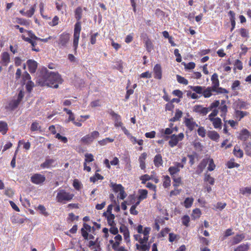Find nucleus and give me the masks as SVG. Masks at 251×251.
Listing matches in <instances>:
<instances>
[{"label":"nucleus","instance_id":"obj_1","mask_svg":"<svg viewBox=\"0 0 251 251\" xmlns=\"http://www.w3.org/2000/svg\"><path fill=\"white\" fill-rule=\"evenodd\" d=\"M48 80L49 82L47 84V86L54 88H57L58 85L61 84L63 82L61 75L58 73L52 72H50Z\"/></svg>","mask_w":251,"mask_h":251},{"label":"nucleus","instance_id":"obj_2","mask_svg":"<svg viewBox=\"0 0 251 251\" xmlns=\"http://www.w3.org/2000/svg\"><path fill=\"white\" fill-rule=\"evenodd\" d=\"M74 196L75 195L73 193L68 192L64 189H60L56 195V200L58 202L65 204L70 201Z\"/></svg>","mask_w":251,"mask_h":251},{"label":"nucleus","instance_id":"obj_3","mask_svg":"<svg viewBox=\"0 0 251 251\" xmlns=\"http://www.w3.org/2000/svg\"><path fill=\"white\" fill-rule=\"evenodd\" d=\"M50 73V71L46 68L43 69L36 77V83L41 86H47V84H48V82H49L48 79Z\"/></svg>","mask_w":251,"mask_h":251},{"label":"nucleus","instance_id":"obj_4","mask_svg":"<svg viewBox=\"0 0 251 251\" xmlns=\"http://www.w3.org/2000/svg\"><path fill=\"white\" fill-rule=\"evenodd\" d=\"M191 89L195 92L197 94H202L204 98H209L212 95V92H213L212 88L208 87H202L200 86H190Z\"/></svg>","mask_w":251,"mask_h":251},{"label":"nucleus","instance_id":"obj_5","mask_svg":"<svg viewBox=\"0 0 251 251\" xmlns=\"http://www.w3.org/2000/svg\"><path fill=\"white\" fill-rule=\"evenodd\" d=\"M81 30V22H76L75 25L74 35H73V47L75 50H76L78 45L80 33Z\"/></svg>","mask_w":251,"mask_h":251},{"label":"nucleus","instance_id":"obj_6","mask_svg":"<svg viewBox=\"0 0 251 251\" xmlns=\"http://www.w3.org/2000/svg\"><path fill=\"white\" fill-rule=\"evenodd\" d=\"M70 39V35L66 32H63L59 35V38L57 41L58 47L60 49H63L67 47Z\"/></svg>","mask_w":251,"mask_h":251},{"label":"nucleus","instance_id":"obj_7","mask_svg":"<svg viewBox=\"0 0 251 251\" xmlns=\"http://www.w3.org/2000/svg\"><path fill=\"white\" fill-rule=\"evenodd\" d=\"M111 187L115 193H118L117 199L124 200L126 195L124 191V187L121 184H116L111 183Z\"/></svg>","mask_w":251,"mask_h":251},{"label":"nucleus","instance_id":"obj_8","mask_svg":"<svg viewBox=\"0 0 251 251\" xmlns=\"http://www.w3.org/2000/svg\"><path fill=\"white\" fill-rule=\"evenodd\" d=\"M99 132L97 131L92 132L81 138L80 141L84 144H89L99 136Z\"/></svg>","mask_w":251,"mask_h":251},{"label":"nucleus","instance_id":"obj_9","mask_svg":"<svg viewBox=\"0 0 251 251\" xmlns=\"http://www.w3.org/2000/svg\"><path fill=\"white\" fill-rule=\"evenodd\" d=\"M30 180L33 184L41 185L45 181L46 177L44 175L37 173L31 176Z\"/></svg>","mask_w":251,"mask_h":251},{"label":"nucleus","instance_id":"obj_10","mask_svg":"<svg viewBox=\"0 0 251 251\" xmlns=\"http://www.w3.org/2000/svg\"><path fill=\"white\" fill-rule=\"evenodd\" d=\"M170 140L169 141V144L171 147L176 146L179 141H182L184 138V134L180 133L178 135L173 134L170 137Z\"/></svg>","mask_w":251,"mask_h":251},{"label":"nucleus","instance_id":"obj_11","mask_svg":"<svg viewBox=\"0 0 251 251\" xmlns=\"http://www.w3.org/2000/svg\"><path fill=\"white\" fill-rule=\"evenodd\" d=\"M92 229L94 230V227H91L87 224L84 223L83 225V227L81 229V233L82 237L85 240L88 239L89 234L88 232H91Z\"/></svg>","mask_w":251,"mask_h":251},{"label":"nucleus","instance_id":"obj_12","mask_svg":"<svg viewBox=\"0 0 251 251\" xmlns=\"http://www.w3.org/2000/svg\"><path fill=\"white\" fill-rule=\"evenodd\" d=\"M94 160L93 155L91 153H87L85 154V160L84 162V170L90 172L91 168L89 166L87 165V163L91 162Z\"/></svg>","mask_w":251,"mask_h":251},{"label":"nucleus","instance_id":"obj_13","mask_svg":"<svg viewBox=\"0 0 251 251\" xmlns=\"http://www.w3.org/2000/svg\"><path fill=\"white\" fill-rule=\"evenodd\" d=\"M22 39L24 41L30 43L31 45L32 50L35 51L36 52H39L40 50L39 48L36 46L37 45V43L36 42L37 40H34L30 38H25V37L24 35H22Z\"/></svg>","mask_w":251,"mask_h":251},{"label":"nucleus","instance_id":"obj_14","mask_svg":"<svg viewBox=\"0 0 251 251\" xmlns=\"http://www.w3.org/2000/svg\"><path fill=\"white\" fill-rule=\"evenodd\" d=\"M56 164L55 160L46 159L45 161L41 164L40 166L42 168L45 169L55 167Z\"/></svg>","mask_w":251,"mask_h":251},{"label":"nucleus","instance_id":"obj_15","mask_svg":"<svg viewBox=\"0 0 251 251\" xmlns=\"http://www.w3.org/2000/svg\"><path fill=\"white\" fill-rule=\"evenodd\" d=\"M26 63L29 72L31 74L34 73L37 68V63L33 60L29 59L27 61Z\"/></svg>","mask_w":251,"mask_h":251},{"label":"nucleus","instance_id":"obj_16","mask_svg":"<svg viewBox=\"0 0 251 251\" xmlns=\"http://www.w3.org/2000/svg\"><path fill=\"white\" fill-rule=\"evenodd\" d=\"M111 116L112 117V119L114 120L115 126L121 127L123 123L121 122V116L112 110H111Z\"/></svg>","mask_w":251,"mask_h":251},{"label":"nucleus","instance_id":"obj_17","mask_svg":"<svg viewBox=\"0 0 251 251\" xmlns=\"http://www.w3.org/2000/svg\"><path fill=\"white\" fill-rule=\"evenodd\" d=\"M184 123L186 126L189 129V130H193L195 126H198V125L193 121V119L191 118H185Z\"/></svg>","mask_w":251,"mask_h":251},{"label":"nucleus","instance_id":"obj_18","mask_svg":"<svg viewBox=\"0 0 251 251\" xmlns=\"http://www.w3.org/2000/svg\"><path fill=\"white\" fill-rule=\"evenodd\" d=\"M193 111L199 113L202 116H205L207 114L206 109L201 105H195L193 107Z\"/></svg>","mask_w":251,"mask_h":251},{"label":"nucleus","instance_id":"obj_19","mask_svg":"<svg viewBox=\"0 0 251 251\" xmlns=\"http://www.w3.org/2000/svg\"><path fill=\"white\" fill-rule=\"evenodd\" d=\"M1 56L2 64L5 66H7L10 61L9 54L7 52H3L1 53Z\"/></svg>","mask_w":251,"mask_h":251},{"label":"nucleus","instance_id":"obj_20","mask_svg":"<svg viewBox=\"0 0 251 251\" xmlns=\"http://www.w3.org/2000/svg\"><path fill=\"white\" fill-rule=\"evenodd\" d=\"M218 77V75L216 73L214 74L211 77L212 86L210 87L212 88L213 91H215L216 88H217L219 86V81Z\"/></svg>","mask_w":251,"mask_h":251},{"label":"nucleus","instance_id":"obj_21","mask_svg":"<svg viewBox=\"0 0 251 251\" xmlns=\"http://www.w3.org/2000/svg\"><path fill=\"white\" fill-rule=\"evenodd\" d=\"M153 72L154 73V77L160 79L162 77V71L161 66L156 64L153 68Z\"/></svg>","mask_w":251,"mask_h":251},{"label":"nucleus","instance_id":"obj_22","mask_svg":"<svg viewBox=\"0 0 251 251\" xmlns=\"http://www.w3.org/2000/svg\"><path fill=\"white\" fill-rule=\"evenodd\" d=\"M20 103L19 100H12L9 102L6 108L10 110H13L18 106Z\"/></svg>","mask_w":251,"mask_h":251},{"label":"nucleus","instance_id":"obj_23","mask_svg":"<svg viewBox=\"0 0 251 251\" xmlns=\"http://www.w3.org/2000/svg\"><path fill=\"white\" fill-rule=\"evenodd\" d=\"M114 239L115 242L114 243L113 241L111 240V244H112V246L113 249H117L122 240V236L121 235L118 234L114 237Z\"/></svg>","mask_w":251,"mask_h":251},{"label":"nucleus","instance_id":"obj_24","mask_svg":"<svg viewBox=\"0 0 251 251\" xmlns=\"http://www.w3.org/2000/svg\"><path fill=\"white\" fill-rule=\"evenodd\" d=\"M244 238L245 235L243 234H237L233 237L232 244H237L241 242Z\"/></svg>","mask_w":251,"mask_h":251},{"label":"nucleus","instance_id":"obj_25","mask_svg":"<svg viewBox=\"0 0 251 251\" xmlns=\"http://www.w3.org/2000/svg\"><path fill=\"white\" fill-rule=\"evenodd\" d=\"M207 135L211 140L215 141H218L220 138L219 134L215 131H209Z\"/></svg>","mask_w":251,"mask_h":251},{"label":"nucleus","instance_id":"obj_26","mask_svg":"<svg viewBox=\"0 0 251 251\" xmlns=\"http://www.w3.org/2000/svg\"><path fill=\"white\" fill-rule=\"evenodd\" d=\"M147 157V154L145 152L143 153L139 157V160L140 162V167L143 170L146 167L145 160Z\"/></svg>","mask_w":251,"mask_h":251},{"label":"nucleus","instance_id":"obj_27","mask_svg":"<svg viewBox=\"0 0 251 251\" xmlns=\"http://www.w3.org/2000/svg\"><path fill=\"white\" fill-rule=\"evenodd\" d=\"M8 128L7 124L6 122L0 121V133L4 135L8 131Z\"/></svg>","mask_w":251,"mask_h":251},{"label":"nucleus","instance_id":"obj_28","mask_svg":"<svg viewBox=\"0 0 251 251\" xmlns=\"http://www.w3.org/2000/svg\"><path fill=\"white\" fill-rule=\"evenodd\" d=\"M212 122L213 125L215 128H220L222 127V121L219 118H215L212 120H210Z\"/></svg>","mask_w":251,"mask_h":251},{"label":"nucleus","instance_id":"obj_29","mask_svg":"<svg viewBox=\"0 0 251 251\" xmlns=\"http://www.w3.org/2000/svg\"><path fill=\"white\" fill-rule=\"evenodd\" d=\"M36 210H38L41 214L45 217H48L49 215V213L47 211L46 207L43 205L39 204Z\"/></svg>","mask_w":251,"mask_h":251},{"label":"nucleus","instance_id":"obj_30","mask_svg":"<svg viewBox=\"0 0 251 251\" xmlns=\"http://www.w3.org/2000/svg\"><path fill=\"white\" fill-rule=\"evenodd\" d=\"M154 163L156 167H159L162 165V159L160 154L156 155L154 158Z\"/></svg>","mask_w":251,"mask_h":251},{"label":"nucleus","instance_id":"obj_31","mask_svg":"<svg viewBox=\"0 0 251 251\" xmlns=\"http://www.w3.org/2000/svg\"><path fill=\"white\" fill-rule=\"evenodd\" d=\"M100 36L98 32L90 33V42L92 45H94L96 43L97 38Z\"/></svg>","mask_w":251,"mask_h":251},{"label":"nucleus","instance_id":"obj_32","mask_svg":"<svg viewBox=\"0 0 251 251\" xmlns=\"http://www.w3.org/2000/svg\"><path fill=\"white\" fill-rule=\"evenodd\" d=\"M233 153L235 156L239 158H241L243 156V151L237 145H236L234 147Z\"/></svg>","mask_w":251,"mask_h":251},{"label":"nucleus","instance_id":"obj_33","mask_svg":"<svg viewBox=\"0 0 251 251\" xmlns=\"http://www.w3.org/2000/svg\"><path fill=\"white\" fill-rule=\"evenodd\" d=\"M250 133L246 129H243L241 131L240 135V139L241 140L245 141L249 137Z\"/></svg>","mask_w":251,"mask_h":251},{"label":"nucleus","instance_id":"obj_34","mask_svg":"<svg viewBox=\"0 0 251 251\" xmlns=\"http://www.w3.org/2000/svg\"><path fill=\"white\" fill-rule=\"evenodd\" d=\"M82 9L80 7L76 8L75 11V18L77 20V22H80V20L82 17Z\"/></svg>","mask_w":251,"mask_h":251},{"label":"nucleus","instance_id":"obj_35","mask_svg":"<svg viewBox=\"0 0 251 251\" xmlns=\"http://www.w3.org/2000/svg\"><path fill=\"white\" fill-rule=\"evenodd\" d=\"M55 5L56 8L58 11H60L66 7V5L61 0H56L55 1Z\"/></svg>","mask_w":251,"mask_h":251},{"label":"nucleus","instance_id":"obj_36","mask_svg":"<svg viewBox=\"0 0 251 251\" xmlns=\"http://www.w3.org/2000/svg\"><path fill=\"white\" fill-rule=\"evenodd\" d=\"M182 115V112L179 109H176V111L175 117H174L173 118H172L170 120V121L171 122H175V121H178L180 119V118L181 117Z\"/></svg>","mask_w":251,"mask_h":251},{"label":"nucleus","instance_id":"obj_37","mask_svg":"<svg viewBox=\"0 0 251 251\" xmlns=\"http://www.w3.org/2000/svg\"><path fill=\"white\" fill-rule=\"evenodd\" d=\"M244 150L246 154L251 157V144L246 142L244 143Z\"/></svg>","mask_w":251,"mask_h":251},{"label":"nucleus","instance_id":"obj_38","mask_svg":"<svg viewBox=\"0 0 251 251\" xmlns=\"http://www.w3.org/2000/svg\"><path fill=\"white\" fill-rule=\"evenodd\" d=\"M194 201V199L192 198H187L184 201V205L186 208L190 207Z\"/></svg>","mask_w":251,"mask_h":251},{"label":"nucleus","instance_id":"obj_39","mask_svg":"<svg viewBox=\"0 0 251 251\" xmlns=\"http://www.w3.org/2000/svg\"><path fill=\"white\" fill-rule=\"evenodd\" d=\"M103 179V177L101 176L100 174H99V173H96L95 175L93 176H91L90 178V180L91 182H95L96 181L98 180H102Z\"/></svg>","mask_w":251,"mask_h":251},{"label":"nucleus","instance_id":"obj_40","mask_svg":"<svg viewBox=\"0 0 251 251\" xmlns=\"http://www.w3.org/2000/svg\"><path fill=\"white\" fill-rule=\"evenodd\" d=\"M41 126L37 122H33L31 125L30 130L31 131H35L41 129Z\"/></svg>","mask_w":251,"mask_h":251},{"label":"nucleus","instance_id":"obj_41","mask_svg":"<svg viewBox=\"0 0 251 251\" xmlns=\"http://www.w3.org/2000/svg\"><path fill=\"white\" fill-rule=\"evenodd\" d=\"M206 164V162L202 161L201 162V163L199 165L198 167V169L196 171V173L198 175L200 174L202 171L204 167H205Z\"/></svg>","mask_w":251,"mask_h":251},{"label":"nucleus","instance_id":"obj_42","mask_svg":"<svg viewBox=\"0 0 251 251\" xmlns=\"http://www.w3.org/2000/svg\"><path fill=\"white\" fill-rule=\"evenodd\" d=\"M249 250L248 244H242L237 247L234 251H248Z\"/></svg>","mask_w":251,"mask_h":251},{"label":"nucleus","instance_id":"obj_43","mask_svg":"<svg viewBox=\"0 0 251 251\" xmlns=\"http://www.w3.org/2000/svg\"><path fill=\"white\" fill-rule=\"evenodd\" d=\"M180 169L177 168V167L172 166L170 167L169 169V171L171 175L173 176H174L176 174L179 172Z\"/></svg>","mask_w":251,"mask_h":251},{"label":"nucleus","instance_id":"obj_44","mask_svg":"<svg viewBox=\"0 0 251 251\" xmlns=\"http://www.w3.org/2000/svg\"><path fill=\"white\" fill-rule=\"evenodd\" d=\"M176 79L177 81L181 84H183L184 85H187L188 83V81L187 79H186L184 77L177 75H176Z\"/></svg>","mask_w":251,"mask_h":251},{"label":"nucleus","instance_id":"obj_45","mask_svg":"<svg viewBox=\"0 0 251 251\" xmlns=\"http://www.w3.org/2000/svg\"><path fill=\"white\" fill-rule=\"evenodd\" d=\"M36 8V4H34L30 9L26 12V16L28 17H31L34 14Z\"/></svg>","mask_w":251,"mask_h":251},{"label":"nucleus","instance_id":"obj_46","mask_svg":"<svg viewBox=\"0 0 251 251\" xmlns=\"http://www.w3.org/2000/svg\"><path fill=\"white\" fill-rule=\"evenodd\" d=\"M240 192L243 195H250L251 194V187H247L245 188H242L240 189Z\"/></svg>","mask_w":251,"mask_h":251},{"label":"nucleus","instance_id":"obj_47","mask_svg":"<svg viewBox=\"0 0 251 251\" xmlns=\"http://www.w3.org/2000/svg\"><path fill=\"white\" fill-rule=\"evenodd\" d=\"M59 20V18L57 16H55L52 21L49 23V24L51 26H54L57 25L58 24V22Z\"/></svg>","mask_w":251,"mask_h":251},{"label":"nucleus","instance_id":"obj_48","mask_svg":"<svg viewBox=\"0 0 251 251\" xmlns=\"http://www.w3.org/2000/svg\"><path fill=\"white\" fill-rule=\"evenodd\" d=\"M103 215L106 218L107 224L110 225V204L107 207V210L103 213Z\"/></svg>","mask_w":251,"mask_h":251},{"label":"nucleus","instance_id":"obj_49","mask_svg":"<svg viewBox=\"0 0 251 251\" xmlns=\"http://www.w3.org/2000/svg\"><path fill=\"white\" fill-rule=\"evenodd\" d=\"M145 44L146 49L148 51L150 52L153 49V45L152 42L150 39H147L146 40Z\"/></svg>","mask_w":251,"mask_h":251},{"label":"nucleus","instance_id":"obj_50","mask_svg":"<svg viewBox=\"0 0 251 251\" xmlns=\"http://www.w3.org/2000/svg\"><path fill=\"white\" fill-rule=\"evenodd\" d=\"M218 109H213L212 112L208 115V119L209 120H212L213 119H215L214 117L218 115Z\"/></svg>","mask_w":251,"mask_h":251},{"label":"nucleus","instance_id":"obj_51","mask_svg":"<svg viewBox=\"0 0 251 251\" xmlns=\"http://www.w3.org/2000/svg\"><path fill=\"white\" fill-rule=\"evenodd\" d=\"M33 86H34V83L32 81L29 80L27 81V82L26 84V86H25L26 90H27V92H30L31 91Z\"/></svg>","mask_w":251,"mask_h":251},{"label":"nucleus","instance_id":"obj_52","mask_svg":"<svg viewBox=\"0 0 251 251\" xmlns=\"http://www.w3.org/2000/svg\"><path fill=\"white\" fill-rule=\"evenodd\" d=\"M219 109L221 110V111L222 112V114H221V117H223L225 116L226 113L227 111V107L226 105H220L219 107Z\"/></svg>","mask_w":251,"mask_h":251},{"label":"nucleus","instance_id":"obj_53","mask_svg":"<svg viewBox=\"0 0 251 251\" xmlns=\"http://www.w3.org/2000/svg\"><path fill=\"white\" fill-rule=\"evenodd\" d=\"M73 185L77 190H79L81 188V183L77 179H74Z\"/></svg>","mask_w":251,"mask_h":251},{"label":"nucleus","instance_id":"obj_54","mask_svg":"<svg viewBox=\"0 0 251 251\" xmlns=\"http://www.w3.org/2000/svg\"><path fill=\"white\" fill-rule=\"evenodd\" d=\"M55 138L58 139L59 140L61 141L64 143H66L68 142V139L67 137L65 136H62L59 133L56 134Z\"/></svg>","mask_w":251,"mask_h":251},{"label":"nucleus","instance_id":"obj_55","mask_svg":"<svg viewBox=\"0 0 251 251\" xmlns=\"http://www.w3.org/2000/svg\"><path fill=\"white\" fill-rule=\"evenodd\" d=\"M213 92H215L217 94H226L228 93V91L225 88H223L222 87H218L217 88H216L215 91H213Z\"/></svg>","mask_w":251,"mask_h":251},{"label":"nucleus","instance_id":"obj_56","mask_svg":"<svg viewBox=\"0 0 251 251\" xmlns=\"http://www.w3.org/2000/svg\"><path fill=\"white\" fill-rule=\"evenodd\" d=\"M235 113H236V116L237 117L239 118V120H241L245 115H247V112L242 111H239V110H236V112H235Z\"/></svg>","mask_w":251,"mask_h":251},{"label":"nucleus","instance_id":"obj_57","mask_svg":"<svg viewBox=\"0 0 251 251\" xmlns=\"http://www.w3.org/2000/svg\"><path fill=\"white\" fill-rule=\"evenodd\" d=\"M198 133L199 136L204 137L205 136L206 131L203 127L201 126L198 129Z\"/></svg>","mask_w":251,"mask_h":251},{"label":"nucleus","instance_id":"obj_58","mask_svg":"<svg viewBox=\"0 0 251 251\" xmlns=\"http://www.w3.org/2000/svg\"><path fill=\"white\" fill-rule=\"evenodd\" d=\"M190 222L189 217L187 215H185L182 218V224L185 226H187Z\"/></svg>","mask_w":251,"mask_h":251},{"label":"nucleus","instance_id":"obj_59","mask_svg":"<svg viewBox=\"0 0 251 251\" xmlns=\"http://www.w3.org/2000/svg\"><path fill=\"white\" fill-rule=\"evenodd\" d=\"M201 215V210L200 209L196 208L193 211V217L195 218H199Z\"/></svg>","mask_w":251,"mask_h":251},{"label":"nucleus","instance_id":"obj_60","mask_svg":"<svg viewBox=\"0 0 251 251\" xmlns=\"http://www.w3.org/2000/svg\"><path fill=\"white\" fill-rule=\"evenodd\" d=\"M148 194V191L146 190H141L140 191L139 199L143 200L146 198Z\"/></svg>","mask_w":251,"mask_h":251},{"label":"nucleus","instance_id":"obj_61","mask_svg":"<svg viewBox=\"0 0 251 251\" xmlns=\"http://www.w3.org/2000/svg\"><path fill=\"white\" fill-rule=\"evenodd\" d=\"M30 79H31V77L28 73H27V72H25L23 74V75H22V79H23V81H24V83H25L26 80H28V81L30 80Z\"/></svg>","mask_w":251,"mask_h":251},{"label":"nucleus","instance_id":"obj_62","mask_svg":"<svg viewBox=\"0 0 251 251\" xmlns=\"http://www.w3.org/2000/svg\"><path fill=\"white\" fill-rule=\"evenodd\" d=\"M174 54L176 57V61L177 62H180L181 61V56L180 54L179 53V50L178 49H176L175 50Z\"/></svg>","mask_w":251,"mask_h":251},{"label":"nucleus","instance_id":"obj_63","mask_svg":"<svg viewBox=\"0 0 251 251\" xmlns=\"http://www.w3.org/2000/svg\"><path fill=\"white\" fill-rule=\"evenodd\" d=\"M170 182L171 180L170 177L168 176H166L165 177V180L163 182V186L164 187L167 188L169 187L170 185Z\"/></svg>","mask_w":251,"mask_h":251},{"label":"nucleus","instance_id":"obj_64","mask_svg":"<svg viewBox=\"0 0 251 251\" xmlns=\"http://www.w3.org/2000/svg\"><path fill=\"white\" fill-rule=\"evenodd\" d=\"M14 194L13 190L11 188L6 189L4 192V194L8 197H12Z\"/></svg>","mask_w":251,"mask_h":251}]
</instances>
